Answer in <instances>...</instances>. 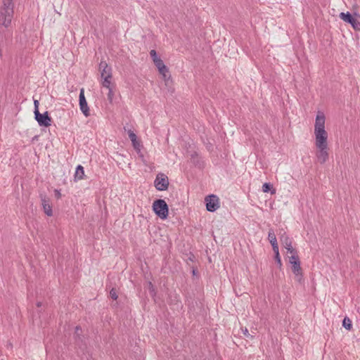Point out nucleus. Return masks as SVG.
Returning a JSON list of instances; mask_svg holds the SVG:
<instances>
[{
    "mask_svg": "<svg viewBox=\"0 0 360 360\" xmlns=\"http://www.w3.org/2000/svg\"><path fill=\"white\" fill-rule=\"evenodd\" d=\"M325 120L326 118L323 113H319L316 115L314 125L315 145L316 147L328 146V134L325 130Z\"/></svg>",
    "mask_w": 360,
    "mask_h": 360,
    "instance_id": "nucleus-1",
    "label": "nucleus"
},
{
    "mask_svg": "<svg viewBox=\"0 0 360 360\" xmlns=\"http://www.w3.org/2000/svg\"><path fill=\"white\" fill-rule=\"evenodd\" d=\"M14 4L13 0H3L0 7V24L5 27H8L14 14Z\"/></svg>",
    "mask_w": 360,
    "mask_h": 360,
    "instance_id": "nucleus-2",
    "label": "nucleus"
},
{
    "mask_svg": "<svg viewBox=\"0 0 360 360\" xmlns=\"http://www.w3.org/2000/svg\"><path fill=\"white\" fill-rule=\"evenodd\" d=\"M339 17L344 22L349 24L356 31H360V15L357 13L352 14L349 11L340 13Z\"/></svg>",
    "mask_w": 360,
    "mask_h": 360,
    "instance_id": "nucleus-3",
    "label": "nucleus"
},
{
    "mask_svg": "<svg viewBox=\"0 0 360 360\" xmlns=\"http://www.w3.org/2000/svg\"><path fill=\"white\" fill-rule=\"evenodd\" d=\"M153 210L161 219H166L168 217L169 207L165 200L157 199L153 203Z\"/></svg>",
    "mask_w": 360,
    "mask_h": 360,
    "instance_id": "nucleus-4",
    "label": "nucleus"
},
{
    "mask_svg": "<svg viewBox=\"0 0 360 360\" xmlns=\"http://www.w3.org/2000/svg\"><path fill=\"white\" fill-rule=\"evenodd\" d=\"M154 186L158 191H166L169 186L168 177L163 173L158 174L154 181Z\"/></svg>",
    "mask_w": 360,
    "mask_h": 360,
    "instance_id": "nucleus-5",
    "label": "nucleus"
},
{
    "mask_svg": "<svg viewBox=\"0 0 360 360\" xmlns=\"http://www.w3.org/2000/svg\"><path fill=\"white\" fill-rule=\"evenodd\" d=\"M34 119L40 127H48L51 125L52 118L49 116L48 111L40 113L39 111L34 113Z\"/></svg>",
    "mask_w": 360,
    "mask_h": 360,
    "instance_id": "nucleus-6",
    "label": "nucleus"
},
{
    "mask_svg": "<svg viewBox=\"0 0 360 360\" xmlns=\"http://www.w3.org/2000/svg\"><path fill=\"white\" fill-rule=\"evenodd\" d=\"M206 209L207 211L213 212L219 207V198L214 194L207 195L205 198Z\"/></svg>",
    "mask_w": 360,
    "mask_h": 360,
    "instance_id": "nucleus-7",
    "label": "nucleus"
},
{
    "mask_svg": "<svg viewBox=\"0 0 360 360\" xmlns=\"http://www.w3.org/2000/svg\"><path fill=\"white\" fill-rule=\"evenodd\" d=\"M289 262L292 265V271L293 274L297 277H302V269L297 253L293 254L289 257Z\"/></svg>",
    "mask_w": 360,
    "mask_h": 360,
    "instance_id": "nucleus-8",
    "label": "nucleus"
},
{
    "mask_svg": "<svg viewBox=\"0 0 360 360\" xmlns=\"http://www.w3.org/2000/svg\"><path fill=\"white\" fill-rule=\"evenodd\" d=\"M79 105L80 110L84 115V116L88 117L90 115L89 108L88 106L87 101L86 100L84 96V89H80L79 95Z\"/></svg>",
    "mask_w": 360,
    "mask_h": 360,
    "instance_id": "nucleus-9",
    "label": "nucleus"
},
{
    "mask_svg": "<svg viewBox=\"0 0 360 360\" xmlns=\"http://www.w3.org/2000/svg\"><path fill=\"white\" fill-rule=\"evenodd\" d=\"M74 339L75 344L82 347L85 345V336L82 333V329L79 326H77L75 328Z\"/></svg>",
    "mask_w": 360,
    "mask_h": 360,
    "instance_id": "nucleus-10",
    "label": "nucleus"
},
{
    "mask_svg": "<svg viewBox=\"0 0 360 360\" xmlns=\"http://www.w3.org/2000/svg\"><path fill=\"white\" fill-rule=\"evenodd\" d=\"M319 150L316 153V158L319 162L324 164L328 159V146H319L316 147Z\"/></svg>",
    "mask_w": 360,
    "mask_h": 360,
    "instance_id": "nucleus-11",
    "label": "nucleus"
},
{
    "mask_svg": "<svg viewBox=\"0 0 360 360\" xmlns=\"http://www.w3.org/2000/svg\"><path fill=\"white\" fill-rule=\"evenodd\" d=\"M99 70L101 71V78L112 77V68L105 61H101L99 64Z\"/></svg>",
    "mask_w": 360,
    "mask_h": 360,
    "instance_id": "nucleus-12",
    "label": "nucleus"
},
{
    "mask_svg": "<svg viewBox=\"0 0 360 360\" xmlns=\"http://www.w3.org/2000/svg\"><path fill=\"white\" fill-rule=\"evenodd\" d=\"M41 205L43 207V210L44 213L51 217L53 215L52 207L50 203V199L47 198L46 195H41Z\"/></svg>",
    "mask_w": 360,
    "mask_h": 360,
    "instance_id": "nucleus-13",
    "label": "nucleus"
},
{
    "mask_svg": "<svg viewBox=\"0 0 360 360\" xmlns=\"http://www.w3.org/2000/svg\"><path fill=\"white\" fill-rule=\"evenodd\" d=\"M84 178V167L82 165H79L76 167L75 174V181L82 180Z\"/></svg>",
    "mask_w": 360,
    "mask_h": 360,
    "instance_id": "nucleus-14",
    "label": "nucleus"
},
{
    "mask_svg": "<svg viewBox=\"0 0 360 360\" xmlns=\"http://www.w3.org/2000/svg\"><path fill=\"white\" fill-rule=\"evenodd\" d=\"M284 243L285 248L287 249L288 252H289L292 255L297 253L296 250L292 248L291 241L288 237L285 238Z\"/></svg>",
    "mask_w": 360,
    "mask_h": 360,
    "instance_id": "nucleus-15",
    "label": "nucleus"
},
{
    "mask_svg": "<svg viewBox=\"0 0 360 360\" xmlns=\"http://www.w3.org/2000/svg\"><path fill=\"white\" fill-rule=\"evenodd\" d=\"M268 239L272 245H278L276 236L273 229H270L268 233Z\"/></svg>",
    "mask_w": 360,
    "mask_h": 360,
    "instance_id": "nucleus-16",
    "label": "nucleus"
},
{
    "mask_svg": "<svg viewBox=\"0 0 360 360\" xmlns=\"http://www.w3.org/2000/svg\"><path fill=\"white\" fill-rule=\"evenodd\" d=\"M262 191L264 193L271 192V194H274L276 193V190L270 183H264L262 185Z\"/></svg>",
    "mask_w": 360,
    "mask_h": 360,
    "instance_id": "nucleus-17",
    "label": "nucleus"
},
{
    "mask_svg": "<svg viewBox=\"0 0 360 360\" xmlns=\"http://www.w3.org/2000/svg\"><path fill=\"white\" fill-rule=\"evenodd\" d=\"M102 86L108 89L114 88V85L111 83L112 77L102 78Z\"/></svg>",
    "mask_w": 360,
    "mask_h": 360,
    "instance_id": "nucleus-18",
    "label": "nucleus"
},
{
    "mask_svg": "<svg viewBox=\"0 0 360 360\" xmlns=\"http://www.w3.org/2000/svg\"><path fill=\"white\" fill-rule=\"evenodd\" d=\"M158 70L159 72L163 76L165 79H167V76L169 77H170V75H169V69L165 65H162V67L160 68V69Z\"/></svg>",
    "mask_w": 360,
    "mask_h": 360,
    "instance_id": "nucleus-19",
    "label": "nucleus"
},
{
    "mask_svg": "<svg viewBox=\"0 0 360 360\" xmlns=\"http://www.w3.org/2000/svg\"><path fill=\"white\" fill-rule=\"evenodd\" d=\"M342 326L345 329L350 330L352 328V321L348 317H345L342 321Z\"/></svg>",
    "mask_w": 360,
    "mask_h": 360,
    "instance_id": "nucleus-20",
    "label": "nucleus"
},
{
    "mask_svg": "<svg viewBox=\"0 0 360 360\" xmlns=\"http://www.w3.org/2000/svg\"><path fill=\"white\" fill-rule=\"evenodd\" d=\"M113 89H114V88L109 89H108V93L107 94L108 100V101L110 103H112L113 98H114V96H115V92H114Z\"/></svg>",
    "mask_w": 360,
    "mask_h": 360,
    "instance_id": "nucleus-21",
    "label": "nucleus"
},
{
    "mask_svg": "<svg viewBox=\"0 0 360 360\" xmlns=\"http://www.w3.org/2000/svg\"><path fill=\"white\" fill-rule=\"evenodd\" d=\"M110 296L114 300H116L117 299L118 295H117V290L115 288H113L110 290Z\"/></svg>",
    "mask_w": 360,
    "mask_h": 360,
    "instance_id": "nucleus-22",
    "label": "nucleus"
},
{
    "mask_svg": "<svg viewBox=\"0 0 360 360\" xmlns=\"http://www.w3.org/2000/svg\"><path fill=\"white\" fill-rule=\"evenodd\" d=\"M128 135L131 142H134L135 139H137L136 135L131 129L128 130Z\"/></svg>",
    "mask_w": 360,
    "mask_h": 360,
    "instance_id": "nucleus-23",
    "label": "nucleus"
},
{
    "mask_svg": "<svg viewBox=\"0 0 360 360\" xmlns=\"http://www.w3.org/2000/svg\"><path fill=\"white\" fill-rule=\"evenodd\" d=\"M150 56L153 60V61L154 62L155 60L159 59L160 58L158 56V54H157V52L155 51V50H151L150 51Z\"/></svg>",
    "mask_w": 360,
    "mask_h": 360,
    "instance_id": "nucleus-24",
    "label": "nucleus"
},
{
    "mask_svg": "<svg viewBox=\"0 0 360 360\" xmlns=\"http://www.w3.org/2000/svg\"><path fill=\"white\" fill-rule=\"evenodd\" d=\"M153 63L158 69H160V68L162 67V65H165L161 58L155 60Z\"/></svg>",
    "mask_w": 360,
    "mask_h": 360,
    "instance_id": "nucleus-25",
    "label": "nucleus"
},
{
    "mask_svg": "<svg viewBox=\"0 0 360 360\" xmlns=\"http://www.w3.org/2000/svg\"><path fill=\"white\" fill-rule=\"evenodd\" d=\"M242 331H243V335L247 338H250V339H253L254 338V335H251L248 330L245 328V329H242Z\"/></svg>",
    "mask_w": 360,
    "mask_h": 360,
    "instance_id": "nucleus-26",
    "label": "nucleus"
},
{
    "mask_svg": "<svg viewBox=\"0 0 360 360\" xmlns=\"http://www.w3.org/2000/svg\"><path fill=\"white\" fill-rule=\"evenodd\" d=\"M274 259H275L276 262L278 265L279 268H281L282 266V262H281L280 255L278 254V255H274Z\"/></svg>",
    "mask_w": 360,
    "mask_h": 360,
    "instance_id": "nucleus-27",
    "label": "nucleus"
},
{
    "mask_svg": "<svg viewBox=\"0 0 360 360\" xmlns=\"http://www.w3.org/2000/svg\"><path fill=\"white\" fill-rule=\"evenodd\" d=\"M39 101L37 100H34V114L37 112V111H39Z\"/></svg>",
    "mask_w": 360,
    "mask_h": 360,
    "instance_id": "nucleus-28",
    "label": "nucleus"
},
{
    "mask_svg": "<svg viewBox=\"0 0 360 360\" xmlns=\"http://www.w3.org/2000/svg\"><path fill=\"white\" fill-rule=\"evenodd\" d=\"M272 249H273V251H274L275 255L279 254V250H278V245H272Z\"/></svg>",
    "mask_w": 360,
    "mask_h": 360,
    "instance_id": "nucleus-29",
    "label": "nucleus"
},
{
    "mask_svg": "<svg viewBox=\"0 0 360 360\" xmlns=\"http://www.w3.org/2000/svg\"><path fill=\"white\" fill-rule=\"evenodd\" d=\"M131 143H132V145H133V146H134V148L135 149H139V146H140V144H139V143L138 142L137 139H135L134 142H131Z\"/></svg>",
    "mask_w": 360,
    "mask_h": 360,
    "instance_id": "nucleus-30",
    "label": "nucleus"
},
{
    "mask_svg": "<svg viewBox=\"0 0 360 360\" xmlns=\"http://www.w3.org/2000/svg\"><path fill=\"white\" fill-rule=\"evenodd\" d=\"M55 195H56V198H58V199L60 198L61 197L60 191L55 190Z\"/></svg>",
    "mask_w": 360,
    "mask_h": 360,
    "instance_id": "nucleus-31",
    "label": "nucleus"
},
{
    "mask_svg": "<svg viewBox=\"0 0 360 360\" xmlns=\"http://www.w3.org/2000/svg\"><path fill=\"white\" fill-rule=\"evenodd\" d=\"M198 271L197 269H193L192 271L193 275H195L197 274Z\"/></svg>",
    "mask_w": 360,
    "mask_h": 360,
    "instance_id": "nucleus-32",
    "label": "nucleus"
},
{
    "mask_svg": "<svg viewBox=\"0 0 360 360\" xmlns=\"http://www.w3.org/2000/svg\"><path fill=\"white\" fill-rule=\"evenodd\" d=\"M37 306L38 307H40L41 306V302H38L37 303Z\"/></svg>",
    "mask_w": 360,
    "mask_h": 360,
    "instance_id": "nucleus-33",
    "label": "nucleus"
},
{
    "mask_svg": "<svg viewBox=\"0 0 360 360\" xmlns=\"http://www.w3.org/2000/svg\"><path fill=\"white\" fill-rule=\"evenodd\" d=\"M195 156H197V154H196V153H194V154H193V155H191L192 158H195Z\"/></svg>",
    "mask_w": 360,
    "mask_h": 360,
    "instance_id": "nucleus-34",
    "label": "nucleus"
},
{
    "mask_svg": "<svg viewBox=\"0 0 360 360\" xmlns=\"http://www.w3.org/2000/svg\"><path fill=\"white\" fill-rule=\"evenodd\" d=\"M193 258H194V256H193V255H192L191 257H189V259H190V260H191V261H193Z\"/></svg>",
    "mask_w": 360,
    "mask_h": 360,
    "instance_id": "nucleus-35",
    "label": "nucleus"
},
{
    "mask_svg": "<svg viewBox=\"0 0 360 360\" xmlns=\"http://www.w3.org/2000/svg\"><path fill=\"white\" fill-rule=\"evenodd\" d=\"M175 300H176L177 302H179V300H177V296H175Z\"/></svg>",
    "mask_w": 360,
    "mask_h": 360,
    "instance_id": "nucleus-36",
    "label": "nucleus"
},
{
    "mask_svg": "<svg viewBox=\"0 0 360 360\" xmlns=\"http://www.w3.org/2000/svg\"><path fill=\"white\" fill-rule=\"evenodd\" d=\"M149 285H151L153 287V285H152V283L151 282H149Z\"/></svg>",
    "mask_w": 360,
    "mask_h": 360,
    "instance_id": "nucleus-37",
    "label": "nucleus"
}]
</instances>
